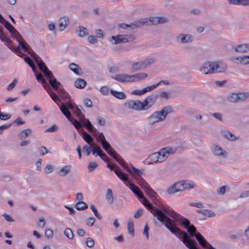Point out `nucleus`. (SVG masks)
Returning <instances> with one entry per match:
<instances>
[{
  "label": "nucleus",
  "mask_w": 249,
  "mask_h": 249,
  "mask_svg": "<svg viewBox=\"0 0 249 249\" xmlns=\"http://www.w3.org/2000/svg\"><path fill=\"white\" fill-rule=\"evenodd\" d=\"M135 38V36L130 35H119L116 36H111L109 38V41L113 44H117L124 43H126L129 41H133Z\"/></svg>",
  "instance_id": "8"
},
{
  "label": "nucleus",
  "mask_w": 249,
  "mask_h": 249,
  "mask_svg": "<svg viewBox=\"0 0 249 249\" xmlns=\"http://www.w3.org/2000/svg\"><path fill=\"white\" fill-rule=\"evenodd\" d=\"M64 234L69 239H72L73 237V232L70 228H66L65 230Z\"/></svg>",
  "instance_id": "52"
},
{
  "label": "nucleus",
  "mask_w": 249,
  "mask_h": 249,
  "mask_svg": "<svg viewBox=\"0 0 249 249\" xmlns=\"http://www.w3.org/2000/svg\"><path fill=\"white\" fill-rule=\"evenodd\" d=\"M170 223L165 219L164 225L173 234L176 235L179 239H181L184 244L189 249H198L196 246V243L194 240L188 238V234L179 228L176 227L175 221Z\"/></svg>",
  "instance_id": "2"
},
{
  "label": "nucleus",
  "mask_w": 249,
  "mask_h": 249,
  "mask_svg": "<svg viewBox=\"0 0 249 249\" xmlns=\"http://www.w3.org/2000/svg\"><path fill=\"white\" fill-rule=\"evenodd\" d=\"M143 213V211L142 209H139L137 210V211L134 213V217L135 218H139Z\"/></svg>",
  "instance_id": "64"
},
{
  "label": "nucleus",
  "mask_w": 249,
  "mask_h": 249,
  "mask_svg": "<svg viewBox=\"0 0 249 249\" xmlns=\"http://www.w3.org/2000/svg\"><path fill=\"white\" fill-rule=\"evenodd\" d=\"M0 39L2 42H5L6 43V45L7 47L11 50L13 52H16V48L13 47L10 44L12 43V41L9 38H6L4 36L3 28L2 26H0Z\"/></svg>",
  "instance_id": "15"
},
{
  "label": "nucleus",
  "mask_w": 249,
  "mask_h": 249,
  "mask_svg": "<svg viewBox=\"0 0 249 249\" xmlns=\"http://www.w3.org/2000/svg\"><path fill=\"white\" fill-rule=\"evenodd\" d=\"M173 112L172 106H167L163 107L160 111H156L153 113L147 119L148 124L149 125L164 121L167 115Z\"/></svg>",
  "instance_id": "4"
},
{
  "label": "nucleus",
  "mask_w": 249,
  "mask_h": 249,
  "mask_svg": "<svg viewBox=\"0 0 249 249\" xmlns=\"http://www.w3.org/2000/svg\"><path fill=\"white\" fill-rule=\"evenodd\" d=\"M83 102L86 107H90L92 106V102L89 98H85Z\"/></svg>",
  "instance_id": "59"
},
{
  "label": "nucleus",
  "mask_w": 249,
  "mask_h": 249,
  "mask_svg": "<svg viewBox=\"0 0 249 249\" xmlns=\"http://www.w3.org/2000/svg\"><path fill=\"white\" fill-rule=\"evenodd\" d=\"M134 226L133 222L129 221L127 225L128 232L132 236L134 235Z\"/></svg>",
  "instance_id": "49"
},
{
  "label": "nucleus",
  "mask_w": 249,
  "mask_h": 249,
  "mask_svg": "<svg viewBox=\"0 0 249 249\" xmlns=\"http://www.w3.org/2000/svg\"><path fill=\"white\" fill-rule=\"evenodd\" d=\"M12 38L17 40L18 43L19 41H22V40H24L22 36L17 30L13 32V37Z\"/></svg>",
  "instance_id": "48"
},
{
  "label": "nucleus",
  "mask_w": 249,
  "mask_h": 249,
  "mask_svg": "<svg viewBox=\"0 0 249 249\" xmlns=\"http://www.w3.org/2000/svg\"><path fill=\"white\" fill-rule=\"evenodd\" d=\"M20 48H21V49H22L24 52L27 53H28L29 50L31 49L30 46L24 40H22V41H19L18 47L16 48L17 49L16 51L14 52L19 56L20 55L18 54V53H21Z\"/></svg>",
  "instance_id": "18"
},
{
  "label": "nucleus",
  "mask_w": 249,
  "mask_h": 249,
  "mask_svg": "<svg viewBox=\"0 0 249 249\" xmlns=\"http://www.w3.org/2000/svg\"><path fill=\"white\" fill-rule=\"evenodd\" d=\"M196 212L198 213H200L205 216H207L208 217H212L215 216V213L210 210H197Z\"/></svg>",
  "instance_id": "29"
},
{
  "label": "nucleus",
  "mask_w": 249,
  "mask_h": 249,
  "mask_svg": "<svg viewBox=\"0 0 249 249\" xmlns=\"http://www.w3.org/2000/svg\"><path fill=\"white\" fill-rule=\"evenodd\" d=\"M32 133L31 129L28 128L21 131L18 134V137L20 140H23L26 138L29 134Z\"/></svg>",
  "instance_id": "37"
},
{
  "label": "nucleus",
  "mask_w": 249,
  "mask_h": 249,
  "mask_svg": "<svg viewBox=\"0 0 249 249\" xmlns=\"http://www.w3.org/2000/svg\"><path fill=\"white\" fill-rule=\"evenodd\" d=\"M164 148L165 150V153H167V154L168 155V157H169V156L170 154H173L175 153L176 152V151H177V148L175 147V148H171V147H165Z\"/></svg>",
  "instance_id": "54"
},
{
  "label": "nucleus",
  "mask_w": 249,
  "mask_h": 249,
  "mask_svg": "<svg viewBox=\"0 0 249 249\" xmlns=\"http://www.w3.org/2000/svg\"><path fill=\"white\" fill-rule=\"evenodd\" d=\"M37 65L39 70L42 72H44L45 71H47V69H48L45 63L42 60H40V62L38 63Z\"/></svg>",
  "instance_id": "50"
},
{
  "label": "nucleus",
  "mask_w": 249,
  "mask_h": 249,
  "mask_svg": "<svg viewBox=\"0 0 249 249\" xmlns=\"http://www.w3.org/2000/svg\"><path fill=\"white\" fill-rule=\"evenodd\" d=\"M101 143L102 144V146L103 149L107 152L109 151L110 150L109 149H112L111 145H110L109 142H107V141H105L103 142H101Z\"/></svg>",
  "instance_id": "51"
},
{
  "label": "nucleus",
  "mask_w": 249,
  "mask_h": 249,
  "mask_svg": "<svg viewBox=\"0 0 249 249\" xmlns=\"http://www.w3.org/2000/svg\"><path fill=\"white\" fill-rule=\"evenodd\" d=\"M69 69L76 74H78V65L72 63L69 65Z\"/></svg>",
  "instance_id": "53"
},
{
  "label": "nucleus",
  "mask_w": 249,
  "mask_h": 249,
  "mask_svg": "<svg viewBox=\"0 0 249 249\" xmlns=\"http://www.w3.org/2000/svg\"><path fill=\"white\" fill-rule=\"evenodd\" d=\"M25 122L22 120L20 117H18L13 122L12 124H16L17 126H19L24 124Z\"/></svg>",
  "instance_id": "63"
},
{
  "label": "nucleus",
  "mask_w": 249,
  "mask_h": 249,
  "mask_svg": "<svg viewBox=\"0 0 249 249\" xmlns=\"http://www.w3.org/2000/svg\"><path fill=\"white\" fill-rule=\"evenodd\" d=\"M89 34L88 30L82 26H79V36L84 37Z\"/></svg>",
  "instance_id": "44"
},
{
  "label": "nucleus",
  "mask_w": 249,
  "mask_h": 249,
  "mask_svg": "<svg viewBox=\"0 0 249 249\" xmlns=\"http://www.w3.org/2000/svg\"><path fill=\"white\" fill-rule=\"evenodd\" d=\"M227 70V65L219 61H207L204 63L199 69V71L205 74L224 72Z\"/></svg>",
  "instance_id": "3"
},
{
  "label": "nucleus",
  "mask_w": 249,
  "mask_h": 249,
  "mask_svg": "<svg viewBox=\"0 0 249 249\" xmlns=\"http://www.w3.org/2000/svg\"><path fill=\"white\" fill-rule=\"evenodd\" d=\"M158 153L159 154L160 160H161L162 162L168 157L164 148L160 150Z\"/></svg>",
  "instance_id": "47"
},
{
  "label": "nucleus",
  "mask_w": 249,
  "mask_h": 249,
  "mask_svg": "<svg viewBox=\"0 0 249 249\" xmlns=\"http://www.w3.org/2000/svg\"><path fill=\"white\" fill-rule=\"evenodd\" d=\"M2 24L11 34V37H13V32L16 30L15 27L7 20Z\"/></svg>",
  "instance_id": "32"
},
{
  "label": "nucleus",
  "mask_w": 249,
  "mask_h": 249,
  "mask_svg": "<svg viewBox=\"0 0 249 249\" xmlns=\"http://www.w3.org/2000/svg\"><path fill=\"white\" fill-rule=\"evenodd\" d=\"M195 237L200 246L203 248H207L208 249H215L206 241L199 232H197L196 234Z\"/></svg>",
  "instance_id": "14"
},
{
  "label": "nucleus",
  "mask_w": 249,
  "mask_h": 249,
  "mask_svg": "<svg viewBox=\"0 0 249 249\" xmlns=\"http://www.w3.org/2000/svg\"><path fill=\"white\" fill-rule=\"evenodd\" d=\"M224 136L230 141H235L237 140L236 137L228 130H225L222 132Z\"/></svg>",
  "instance_id": "41"
},
{
  "label": "nucleus",
  "mask_w": 249,
  "mask_h": 249,
  "mask_svg": "<svg viewBox=\"0 0 249 249\" xmlns=\"http://www.w3.org/2000/svg\"><path fill=\"white\" fill-rule=\"evenodd\" d=\"M110 93L116 98L119 99H124L126 98L125 94L122 91H117L113 89H111Z\"/></svg>",
  "instance_id": "35"
},
{
  "label": "nucleus",
  "mask_w": 249,
  "mask_h": 249,
  "mask_svg": "<svg viewBox=\"0 0 249 249\" xmlns=\"http://www.w3.org/2000/svg\"><path fill=\"white\" fill-rule=\"evenodd\" d=\"M49 82L54 90H58V87L60 85V83L57 81L55 77H53V79H50V80H49Z\"/></svg>",
  "instance_id": "40"
},
{
  "label": "nucleus",
  "mask_w": 249,
  "mask_h": 249,
  "mask_svg": "<svg viewBox=\"0 0 249 249\" xmlns=\"http://www.w3.org/2000/svg\"><path fill=\"white\" fill-rule=\"evenodd\" d=\"M179 39L181 43H187L193 40L194 36L190 34H180L177 37V39Z\"/></svg>",
  "instance_id": "20"
},
{
  "label": "nucleus",
  "mask_w": 249,
  "mask_h": 249,
  "mask_svg": "<svg viewBox=\"0 0 249 249\" xmlns=\"http://www.w3.org/2000/svg\"><path fill=\"white\" fill-rule=\"evenodd\" d=\"M138 20H137L130 23V24H127L126 23H119L118 24V26L122 29L130 28V29L133 30L140 27L139 26H138V24H137L138 23Z\"/></svg>",
  "instance_id": "27"
},
{
  "label": "nucleus",
  "mask_w": 249,
  "mask_h": 249,
  "mask_svg": "<svg viewBox=\"0 0 249 249\" xmlns=\"http://www.w3.org/2000/svg\"><path fill=\"white\" fill-rule=\"evenodd\" d=\"M128 186L139 199L142 198L143 199L142 201V204L150 211L154 216L157 217L156 220H159L162 223H164L165 219L170 223L173 222V221L171 220V218H169L164 213H162V211L160 210L159 208H157L155 207L152 204L150 203L149 201L143 195L140 191V189L137 186L131 183L130 181H128Z\"/></svg>",
  "instance_id": "1"
},
{
  "label": "nucleus",
  "mask_w": 249,
  "mask_h": 249,
  "mask_svg": "<svg viewBox=\"0 0 249 249\" xmlns=\"http://www.w3.org/2000/svg\"><path fill=\"white\" fill-rule=\"evenodd\" d=\"M95 221V219L94 217H89V218H87L86 220V225L89 226H92L94 225Z\"/></svg>",
  "instance_id": "60"
},
{
  "label": "nucleus",
  "mask_w": 249,
  "mask_h": 249,
  "mask_svg": "<svg viewBox=\"0 0 249 249\" xmlns=\"http://www.w3.org/2000/svg\"><path fill=\"white\" fill-rule=\"evenodd\" d=\"M98 166V164L96 162H89L88 165V169L89 172H92Z\"/></svg>",
  "instance_id": "55"
},
{
  "label": "nucleus",
  "mask_w": 249,
  "mask_h": 249,
  "mask_svg": "<svg viewBox=\"0 0 249 249\" xmlns=\"http://www.w3.org/2000/svg\"><path fill=\"white\" fill-rule=\"evenodd\" d=\"M232 48L236 53H245L249 51V43L239 44L232 47Z\"/></svg>",
  "instance_id": "21"
},
{
  "label": "nucleus",
  "mask_w": 249,
  "mask_h": 249,
  "mask_svg": "<svg viewBox=\"0 0 249 249\" xmlns=\"http://www.w3.org/2000/svg\"><path fill=\"white\" fill-rule=\"evenodd\" d=\"M111 77L121 83L131 82V75L125 73L116 74Z\"/></svg>",
  "instance_id": "16"
},
{
  "label": "nucleus",
  "mask_w": 249,
  "mask_h": 249,
  "mask_svg": "<svg viewBox=\"0 0 249 249\" xmlns=\"http://www.w3.org/2000/svg\"><path fill=\"white\" fill-rule=\"evenodd\" d=\"M157 97V95H151L146 97L143 102H142L144 110L150 108L156 101Z\"/></svg>",
  "instance_id": "13"
},
{
  "label": "nucleus",
  "mask_w": 249,
  "mask_h": 249,
  "mask_svg": "<svg viewBox=\"0 0 249 249\" xmlns=\"http://www.w3.org/2000/svg\"><path fill=\"white\" fill-rule=\"evenodd\" d=\"M60 110L63 115L71 122L75 128L78 130V121L73 118L71 112L69 109L72 110L74 108L73 104L70 102H67L65 103L62 102V105H59Z\"/></svg>",
  "instance_id": "6"
},
{
  "label": "nucleus",
  "mask_w": 249,
  "mask_h": 249,
  "mask_svg": "<svg viewBox=\"0 0 249 249\" xmlns=\"http://www.w3.org/2000/svg\"><path fill=\"white\" fill-rule=\"evenodd\" d=\"M238 102L243 101L249 97V93L241 92L237 93Z\"/></svg>",
  "instance_id": "46"
},
{
  "label": "nucleus",
  "mask_w": 249,
  "mask_h": 249,
  "mask_svg": "<svg viewBox=\"0 0 249 249\" xmlns=\"http://www.w3.org/2000/svg\"><path fill=\"white\" fill-rule=\"evenodd\" d=\"M83 199L82 194L79 193V211L85 210L88 208V205L82 201Z\"/></svg>",
  "instance_id": "31"
},
{
  "label": "nucleus",
  "mask_w": 249,
  "mask_h": 249,
  "mask_svg": "<svg viewBox=\"0 0 249 249\" xmlns=\"http://www.w3.org/2000/svg\"><path fill=\"white\" fill-rule=\"evenodd\" d=\"M179 192H182L181 189V186L179 181L172 184L167 189V193L169 195L174 194Z\"/></svg>",
  "instance_id": "19"
},
{
  "label": "nucleus",
  "mask_w": 249,
  "mask_h": 249,
  "mask_svg": "<svg viewBox=\"0 0 249 249\" xmlns=\"http://www.w3.org/2000/svg\"><path fill=\"white\" fill-rule=\"evenodd\" d=\"M230 102L235 103L238 102L237 93H231L227 97Z\"/></svg>",
  "instance_id": "45"
},
{
  "label": "nucleus",
  "mask_w": 249,
  "mask_h": 249,
  "mask_svg": "<svg viewBox=\"0 0 249 249\" xmlns=\"http://www.w3.org/2000/svg\"><path fill=\"white\" fill-rule=\"evenodd\" d=\"M71 166L66 165L60 169L58 172V175L61 177H64L68 174L71 170Z\"/></svg>",
  "instance_id": "36"
},
{
  "label": "nucleus",
  "mask_w": 249,
  "mask_h": 249,
  "mask_svg": "<svg viewBox=\"0 0 249 249\" xmlns=\"http://www.w3.org/2000/svg\"><path fill=\"white\" fill-rule=\"evenodd\" d=\"M86 243L88 247L92 248L94 246L95 242L92 238L88 237L86 239Z\"/></svg>",
  "instance_id": "57"
},
{
  "label": "nucleus",
  "mask_w": 249,
  "mask_h": 249,
  "mask_svg": "<svg viewBox=\"0 0 249 249\" xmlns=\"http://www.w3.org/2000/svg\"><path fill=\"white\" fill-rule=\"evenodd\" d=\"M147 160H150L148 161V164L162 162L161 160H160L159 154L158 152H155L148 156Z\"/></svg>",
  "instance_id": "26"
},
{
  "label": "nucleus",
  "mask_w": 249,
  "mask_h": 249,
  "mask_svg": "<svg viewBox=\"0 0 249 249\" xmlns=\"http://www.w3.org/2000/svg\"><path fill=\"white\" fill-rule=\"evenodd\" d=\"M186 229L187 230L188 232L189 233L190 236L195 237L196 234V229L194 225H190Z\"/></svg>",
  "instance_id": "43"
},
{
  "label": "nucleus",
  "mask_w": 249,
  "mask_h": 249,
  "mask_svg": "<svg viewBox=\"0 0 249 249\" xmlns=\"http://www.w3.org/2000/svg\"><path fill=\"white\" fill-rule=\"evenodd\" d=\"M179 182L181 186V191L187 189H193L195 186V184L191 180H182Z\"/></svg>",
  "instance_id": "23"
},
{
  "label": "nucleus",
  "mask_w": 249,
  "mask_h": 249,
  "mask_svg": "<svg viewBox=\"0 0 249 249\" xmlns=\"http://www.w3.org/2000/svg\"><path fill=\"white\" fill-rule=\"evenodd\" d=\"M45 90L47 91V92L49 93V94L50 95L51 98L53 100L54 102L56 103L57 105L59 106V104L58 103H57V101L61 102L60 99L59 98L58 96L57 95V94L52 91L50 87L48 86L47 88H44Z\"/></svg>",
  "instance_id": "28"
},
{
  "label": "nucleus",
  "mask_w": 249,
  "mask_h": 249,
  "mask_svg": "<svg viewBox=\"0 0 249 249\" xmlns=\"http://www.w3.org/2000/svg\"><path fill=\"white\" fill-rule=\"evenodd\" d=\"M137 179L139 185L142 189H144L147 195L149 196L151 198L155 197L157 195L156 193L150 187L149 184L142 177H140V178Z\"/></svg>",
  "instance_id": "10"
},
{
  "label": "nucleus",
  "mask_w": 249,
  "mask_h": 249,
  "mask_svg": "<svg viewBox=\"0 0 249 249\" xmlns=\"http://www.w3.org/2000/svg\"><path fill=\"white\" fill-rule=\"evenodd\" d=\"M158 17H152L149 18H144L140 19L138 20V26H142L144 24L147 25H156L158 22Z\"/></svg>",
  "instance_id": "12"
},
{
  "label": "nucleus",
  "mask_w": 249,
  "mask_h": 249,
  "mask_svg": "<svg viewBox=\"0 0 249 249\" xmlns=\"http://www.w3.org/2000/svg\"><path fill=\"white\" fill-rule=\"evenodd\" d=\"M82 127L86 128L89 132H94L95 130L89 120L85 118V115L79 108V129ZM79 132H80L79 130Z\"/></svg>",
  "instance_id": "9"
},
{
  "label": "nucleus",
  "mask_w": 249,
  "mask_h": 249,
  "mask_svg": "<svg viewBox=\"0 0 249 249\" xmlns=\"http://www.w3.org/2000/svg\"><path fill=\"white\" fill-rule=\"evenodd\" d=\"M45 236L48 239H52L53 237V231L50 229H48L45 230Z\"/></svg>",
  "instance_id": "56"
},
{
  "label": "nucleus",
  "mask_w": 249,
  "mask_h": 249,
  "mask_svg": "<svg viewBox=\"0 0 249 249\" xmlns=\"http://www.w3.org/2000/svg\"><path fill=\"white\" fill-rule=\"evenodd\" d=\"M35 75L36 77V79L38 81V82L41 83L44 88L48 87V86H49V85L47 83L45 79L44 78V77L41 73H36Z\"/></svg>",
  "instance_id": "30"
},
{
  "label": "nucleus",
  "mask_w": 249,
  "mask_h": 249,
  "mask_svg": "<svg viewBox=\"0 0 249 249\" xmlns=\"http://www.w3.org/2000/svg\"><path fill=\"white\" fill-rule=\"evenodd\" d=\"M242 64L244 65H248L249 64V55H244L241 57V58Z\"/></svg>",
  "instance_id": "61"
},
{
  "label": "nucleus",
  "mask_w": 249,
  "mask_h": 249,
  "mask_svg": "<svg viewBox=\"0 0 249 249\" xmlns=\"http://www.w3.org/2000/svg\"><path fill=\"white\" fill-rule=\"evenodd\" d=\"M69 20L66 17L61 18L59 20V27L60 31L64 30L66 26L68 24Z\"/></svg>",
  "instance_id": "33"
},
{
  "label": "nucleus",
  "mask_w": 249,
  "mask_h": 249,
  "mask_svg": "<svg viewBox=\"0 0 249 249\" xmlns=\"http://www.w3.org/2000/svg\"><path fill=\"white\" fill-rule=\"evenodd\" d=\"M82 131V137L83 139L88 143L90 144L93 142V139L90 135L88 134L87 132L84 131L83 130Z\"/></svg>",
  "instance_id": "42"
},
{
  "label": "nucleus",
  "mask_w": 249,
  "mask_h": 249,
  "mask_svg": "<svg viewBox=\"0 0 249 249\" xmlns=\"http://www.w3.org/2000/svg\"><path fill=\"white\" fill-rule=\"evenodd\" d=\"M106 198L108 204H111L114 201L112 191L111 189H108L106 196Z\"/></svg>",
  "instance_id": "38"
},
{
  "label": "nucleus",
  "mask_w": 249,
  "mask_h": 249,
  "mask_svg": "<svg viewBox=\"0 0 249 249\" xmlns=\"http://www.w3.org/2000/svg\"><path fill=\"white\" fill-rule=\"evenodd\" d=\"M155 61L154 59H146L143 61H140L134 63L130 70L132 72H135L137 71H142L144 70L148 67L149 65L153 64Z\"/></svg>",
  "instance_id": "7"
},
{
  "label": "nucleus",
  "mask_w": 249,
  "mask_h": 249,
  "mask_svg": "<svg viewBox=\"0 0 249 249\" xmlns=\"http://www.w3.org/2000/svg\"><path fill=\"white\" fill-rule=\"evenodd\" d=\"M43 73L49 80H50L51 79H53V77H54L53 74L52 72L49 69H47V71H45L44 72H43Z\"/></svg>",
  "instance_id": "58"
},
{
  "label": "nucleus",
  "mask_w": 249,
  "mask_h": 249,
  "mask_svg": "<svg viewBox=\"0 0 249 249\" xmlns=\"http://www.w3.org/2000/svg\"><path fill=\"white\" fill-rule=\"evenodd\" d=\"M57 91L59 97L64 101H66L69 98V94L64 89H58Z\"/></svg>",
  "instance_id": "39"
},
{
  "label": "nucleus",
  "mask_w": 249,
  "mask_h": 249,
  "mask_svg": "<svg viewBox=\"0 0 249 249\" xmlns=\"http://www.w3.org/2000/svg\"><path fill=\"white\" fill-rule=\"evenodd\" d=\"M159 209L162 211L166 215H168L174 219L175 221L176 227H177L176 222L180 223L181 225L183 226L185 229H186L190 225V222L188 219L184 218L179 214L176 213L173 209H170L169 207H165L163 205L159 206Z\"/></svg>",
  "instance_id": "5"
},
{
  "label": "nucleus",
  "mask_w": 249,
  "mask_h": 249,
  "mask_svg": "<svg viewBox=\"0 0 249 249\" xmlns=\"http://www.w3.org/2000/svg\"><path fill=\"white\" fill-rule=\"evenodd\" d=\"M88 42L91 44H95L97 42V39L94 36H89Z\"/></svg>",
  "instance_id": "62"
},
{
  "label": "nucleus",
  "mask_w": 249,
  "mask_h": 249,
  "mask_svg": "<svg viewBox=\"0 0 249 249\" xmlns=\"http://www.w3.org/2000/svg\"><path fill=\"white\" fill-rule=\"evenodd\" d=\"M97 148L98 149V152H97L96 157L99 156L105 162H109L110 159L106 155V154L105 153H104V152L101 150V148L100 147H97Z\"/></svg>",
  "instance_id": "34"
},
{
  "label": "nucleus",
  "mask_w": 249,
  "mask_h": 249,
  "mask_svg": "<svg viewBox=\"0 0 249 249\" xmlns=\"http://www.w3.org/2000/svg\"><path fill=\"white\" fill-rule=\"evenodd\" d=\"M114 172L118 177L122 180L125 184L126 186H128V175L122 171L118 167L114 170Z\"/></svg>",
  "instance_id": "17"
},
{
  "label": "nucleus",
  "mask_w": 249,
  "mask_h": 249,
  "mask_svg": "<svg viewBox=\"0 0 249 249\" xmlns=\"http://www.w3.org/2000/svg\"><path fill=\"white\" fill-rule=\"evenodd\" d=\"M116 161H117L127 172L132 174L133 173L131 169L129 168L127 164L125 161L121 158L120 156L118 154V155H115L113 158Z\"/></svg>",
  "instance_id": "22"
},
{
  "label": "nucleus",
  "mask_w": 249,
  "mask_h": 249,
  "mask_svg": "<svg viewBox=\"0 0 249 249\" xmlns=\"http://www.w3.org/2000/svg\"><path fill=\"white\" fill-rule=\"evenodd\" d=\"M124 106L128 108L135 110H144L143 105L140 100H129L124 103Z\"/></svg>",
  "instance_id": "11"
},
{
  "label": "nucleus",
  "mask_w": 249,
  "mask_h": 249,
  "mask_svg": "<svg viewBox=\"0 0 249 249\" xmlns=\"http://www.w3.org/2000/svg\"><path fill=\"white\" fill-rule=\"evenodd\" d=\"M148 75L146 73L139 72L135 74L131 75V82H137L140 80L144 79L147 77Z\"/></svg>",
  "instance_id": "24"
},
{
  "label": "nucleus",
  "mask_w": 249,
  "mask_h": 249,
  "mask_svg": "<svg viewBox=\"0 0 249 249\" xmlns=\"http://www.w3.org/2000/svg\"><path fill=\"white\" fill-rule=\"evenodd\" d=\"M211 149L214 155L219 156L226 157L227 152L223 151L220 147L217 145H213Z\"/></svg>",
  "instance_id": "25"
}]
</instances>
